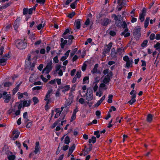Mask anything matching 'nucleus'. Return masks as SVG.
<instances>
[{
  "label": "nucleus",
  "instance_id": "34",
  "mask_svg": "<svg viewBox=\"0 0 160 160\" xmlns=\"http://www.w3.org/2000/svg\"><path fill=\"white\" fill-rule=\"evenodd\" d=\"M99 131L98 130H97L94 132V134L96 135L97 138H99L100 137V135L99 134Z\"/></svg>",
  "mask_w": 160,
  "mask_h": 160
},
{
  "label": "nucleus",
  "instance_id": "40",
  "mask_svg": "<svg viewBox=\"0 0 160 160\" xmlns=\"http://www.w3.org/2000/svg\"><path fill=\"white\" fill-rule=\"evenodd\" d=\"M46 0H36V2L41 5H44L45 4Z\"/></svg>",
  "mask_w": 160,
  "mask_h": 160
},
{
  "label": "nucleus",
  "instance_id": "22",
  "mask_svg": "<svg viewBox=\"0 0 160 160\" xmlns=\"http://www.w3.org/2000/svg\"><path fill=\"white\" fill-rule=\"evenodd\" d=\"M89 77L88 76H86L84 78L83 80L82 84H84L86 83H88L89 82Z\"/></svg>",
  "mask_w": 160,
  "mask_h": 160
},
{
  "label": "nucleus",
  "instance_id": "38",
  "mask_svg": "<svg viewBox=\"0 0 160 160\" xmlns=\"http://www.w3.org/2000/svg\"><path fill=\"white\" fill-rule=\"evenodd\" d=\"M132 62V59L131 61H127L126 63V67L128 68H129L130 67L131 64H132L131 62Z\"/></svg>",
  "mask_w": 160,
  "mask_h": 160
},
{
  "label": "nucleus",
  "instance_id": "4",
  "mask_svg": "<svg viewBox=\"0 0 160 160\" xmlns=\"http://www.w3.org/2000/svg\"><path fill=\"white\" fill-rule=\"evenodd\" d=\"M140 30L139 28H135L134 30L133 36L137 40H138L141 36Z\"/></svg>",
  "mask_w": 160,
  "mask_h": 160
},
{
  "label": "nucleus",
  "instance_id": "43",
  "mask_svg": "<svg viewBox=\"0 0 160 160\" xmlns=\"http://www.w3.org/2000/svg\"><path fill=\"white\" fill-rule=\"evenodd\" d=\"M32 125V122H28L26 124V127L27 128H31Z\"/></svg>",
  "mask_w": 160,
  "mask_h": 160
},
{
  "label": "nucleus",
  "instance_id": "50",
  "mask_svg": "<svg viewBox=\"0 0 160 160\" xmlns=\"http://www.w3.org/2000/svg\"><path fill=\"white\" fill-rule=\"evenodd\" d=\"M123 60L124 61L127 62V61H128L129 60V58L128 57V56L125 55L123 57Z\"/></svg>",
  "mask_w": 160,
  "mask_h": 160
},
{
  "label": "nucleus",
  "instance_id": "51",
  "mask_svg": "<svg viewBox=\"0 0 160 160\" xmlns=\"http://www.w3.org/2000/svg\"><path fill=\"white\" fill-rule=\"evenodd\" d=\"M44 26V24H43V25L42 24L40 23L39 24L37 27V28L38 30H40L41 29L43 28Z\"/></svg>",
  "mask_w": 160,
  "mask_h": 160
},
{
  "label": "nucleus",
  "instance_id": "31",
  "mask_svg": "<svg viewBox=\"0 0 160 160\" xmlns=\"http://www.w3.org/2000/svg\"><path fill=\"white\" fill-rule=\"evenodd\" d=\"M42 88V86H37L34 87L32 89V91H34L35 90H39Z\"/></svg>",
  "mask_w": 160,
  "mask_h": 160
},
{
  "label": "nucleus",
  "instance_id": "28",
  "mask_svg": "<svg viewBox=\"0 0 160 160\" xmlns=\"http://www.w3.org/2000/svg\"><path fill=\"white\" fill-rule=\"evenodd\" d=\"M130 35V33L129 32H122L121 35H124L125 38H127L129 37Z\"/></svg>",
  "mask_w": 160,
  "mask_h": 160
},
{
  "label": "nucleus",
  "instance_id": "12",
  "mask_svg": "<svg viewBox=\"0 0 160 160\" xmlns=\"http://www.w3.org/2000/svg\"><path fill=\"white\" fill-rule=\"evenodd\" d=\"M53 90L52 88L49 89L47 93L45 96V98H49L52 93Z\"/></svg>",
  "mask_w": 160,
  "mask_h": 160
},
{
  "label": "nucleus",
  "instance_id": "17",
  "mask_svg": "<svg viewBox=\"0 0 160 160\" xmlns=\"http://www.w3.org/2000/svg\"><path fill=\"white\" fill-rule=\"evenodd\" d=\"M152 119V115L151 114H149L147 115V121L148 122H151Z\"/></svg>",
  "mask_w": 160,
  "mask_h": 160
},
{
  "label": "nucleus",
  "instance_id": "53",
  "mask_svg": "<svg viewBox=\"0 0 160 160\" xmlns=\"http://www.w3.org/2000/svg\"><path fill=\"white\" fill-rule=\"evenodd\" d=\"M42 42V40L41 39L36 42L34 44L36 46H38V45H40Z\"/></svg>",
  "mask_w": 160,
  "mask_h": 160
},
{
  "label": "nucleus",
  "instance_id": "9",
  "mask_svg": "<svg viewBox=\"0 0 160 160\" xmlns=\"http://www.w3.org/2000/svg\"><path fill=\"white\" fill-rule=\"evenodd\" d=\"M82 20L78 19L76 20L75 21V24L76 26V27L77 29H79L81 28V22Z\"/></svg>",
  "mask_w": 160,
  "mask_h": 160
},
{
  "label": "nucleus",
  "instance_id": "1",
  "mask_svg": "<svg viewBox=\"0 0 160 160\" xmlns=\"http://www.w3.org/2000/svg\"><path fill=\"white\" fill-rule=\"evenodd\" d=\"M15 44L16 47L19 49H24L27 46V43L26 42L20 39L16 40Z\"/></svg>",
  "mask_w": 160,
  "mask_h": 160
},
{
  "label": "nucleus",
  "instance_id": "21",
  "mask_svg": "<svg viewBox=\"0 0 160 160\" xmlns=\"http://www.w3.org/2000/svg\"><path fill=\"white\" fill-rule=\"evenodd\" d=\"M76 147L75 144H73L72 146L70 147L69 148V152L71 153H72Z\"/></svg>",
  "mask_w": 160,
  "mask_h": 160
},
{
  "label": "nucleus",
  "instance_id": "32",
  "mask_svg": "<svg viewBox=\"0 0 160 160\" xmlns=\"http://www.w3.org/2000/svg\"><path fill=\"white\" fill-rule=\"evenodd\" d=\"M77 5V3L74 2L70 4V7L74 9L76 8Z\"/></svg>",
  "mask_w": 160,
  "mask_h": 160
},
{
  "label": "nucleus",
  "instance_id": "58",
  "mask_svg": "<svg viewBox=\"0 0 160 160\" xmlns=\"http://www.w3.org/2000/svg\"><path fill=\"white\" fill-rule=\"evenodd\" d=\"M90 19L89 18H88L86 20L85 22L84 23V24L85 25L88 26L90 24Z\"/></svg>",
  "mask_w": 160,
  "mask_h": 160
},
{
  "label": "nucleus",
  "instance_id": "3",
  "mask_svg": "<svg viewBox=\"0 0 160 160\" xmlns=\"http://www.w3.org/2000/svg\"><path fill=\"white\" fill-rule=\"evenodd\" d=\"M7 93L6 91H3L2 92V98L4 99V102L6 103H8L9 102L12 97L10 94Z\"/></svg>",
  "mask_w": 160,
  "mask_h": 160
},
{
  "label": "nucleus",
  "instance_id": "8",
  "mask_svg": "<svg viewBox=\"0 0 160 160\" xmlns=\"http://www.w3.org/2000/svg\"><path fill=\"white\" fill-rule=\"evenodd\" d=\"M60 46L62 49L64 48L65 44L67 43L68 40H64L63 38H60Z\"/></svg>",
  "mask_w": 160,
  "mask_h": 160
},
{
  "label": "nucleus",
  "instance_id": "2",
  "mask_svg": "<svg viewBox=\"0 0 160 160\" xmlns=\"http://www.w3.org/2000/svg\"><path fill=\"white\" fill-rule=\"evenodd\" d=\"M52 63L51 61L48 62L46 67L42 70V73H44L45 71H46V73L47 74L49 73L52 69Z\"/></svg>",
  "mask_w": 160,
  "mask_h": 160
},
{
  "label": "nucleus",
  "instance_id": "14",
  "mask_svg": "<svg viewBox=\"0 0 160 160\" xmlns=\"http://www.w3.org/2000/svg\"><path fill=\"white\" fill-rule=\"evenodd\" d=\"M11 2H9L1 6V7L0 8V11H1L2 9L6 8L7 7L11 5Z\"/></svg>",
  "mask_w": 160,
  "mask_h": 160
},
{
  "label": "nucleus",
  "instance_id": "55",
  "mask_svg": "<svg viewBox=\"0 0 160 160\" xmlns=\"http://www.w3.org/2000/svg\"><path fill=\"white\" fill-rule=\"evenodd\" d=\"M27 100H24L23 101L22 103V106L23 107H28V106H27Z\"/></svg>",
  "mask_w": 160,
  "mask_h": 160
},
{
  "label": "nucleus",
  "instance_id": "48",
  "mask_svg": "<svg viewBox=\"0 0 160 160\" xmlns=\"http://www.w3.org/2000/svg\"><path fill=\"white\" fill-rule=\"evenodd\" d=\"M136 101V100L135 99L131 98V99L128 102V103L131 105H132L133 103L135 102Z\"/></svg>",
  "mask_w": 160,
  "mask_h": 160
},
{
  "label": "nucleus",
  "instance_id": "5",
  "mask_svg": "<svg viewBox=\"0 0 160 160\" xmlns=\"http://www.w3.org/2000/svg\"><path fill=\"white\" fill-rule=\"evenodd\" d=\"M40 146L39 142L38 141L36 142L35 143V146L34 152L35 154H37L38 152L40 153Z\"/></svg>",
  "mask_w": 160,
  "mask_h": 160
},
{
  "label": "nucleus",
  "instance_id": "57",
  "mask_svg": "<svg viewBox=\"0 0 160 160\" xmlns=\"http://www.w3.org/2000/svg\"><path fill=\"white\" fill-rule=\"evenodd\" d=\"M110 79H108L106 78H104L103 80V82L105 84H107L110 82Z\"/></svg>",
  "mask_w": 160,
  "mask_h": 160
},
{
  "label": "nucleus",
  "instance_id": "6",
  "mask_svg": "<svg viewBox=\"0 0 160 160\" xmlns=\"http://www.w3.org/2000/svg\"><path fill=\"white\" fill-rule=\"evenodd\" d=\"M112 18H114V19L115 21H118L119 22H121L122 19V17L121 15H118L117 16L115 14H113L112 15Z\"/></svg>",
  "mask_w": 160,
  "mask_h": 160
},
{
  "label": "nucleus",
  "instance_id": "30",
  "mask_svg": "<svg viewBox=\"0 0 160 160\" xmlns=\"http://www.w3.org/2000/svg\"><path fill=\"white\" fill-rule=\"evenodd\" d=\"M113 95L112 94H109L108 95V102L109 103H111L112 102Z\"/></svg>",
  "mask_w": 160,
  "mask_h": 160
},
{
  "label": "nucleus",
  "instance_id": "18",
  "mask_svg": "<svg viewBox=\"0 0 160 160\" xmlns=\"http://www.w3.org/2000/svg\"><path fill=\"white\" fill-rule=\"evenodd\" d=\"M98 66V64H95L93 69L91 71V72L92 73L94 74L97 73Z\"/></svg>",
  "mask_w": 160,
  "mask_h": 160
},
{
  "label": "nucleus",
  "instance_id": "36",
  "mask_svg": "<svg viewBox=\"0 0 160 160\" xmlns=\"http://www.w3.org/2000/svg\"><path fill=\"white\" fill-rule=\"evenodd\" d=\"M150 39L151 40H153L156 38V36L154 33H152L149 37Z\"/></svg>",
  "mask_w": 160,
  "mask_h": 160
},
{
  "label": "nucleus",
  "instance_id": "44",
  "mask_svg": "<svg viewBox=\"0 0 160 160\" xmlns=\"http://www.w3.org/2000/svg\"><path fill=\"white\" fill-rule=\"evenodd\" d=\"M109 34L111 36L114 37L116 35V33L113 30H111L109 32Z\"/></svg>",
  "mask_w": 160,
  "mask_h": 160
},
{
  "label": "nucleus",
  "instance_id": "11",
  "mask_svg": "<svg viewBox=\"0 0 160 160\" xmlns=\"http://www.w3.org/2000/svg\"><path fill=\"white\" fill-rule=\"evenodd\" d=\"M110 22L111 20H110L108 18H105L102 24L103 26H106Z\"/></svg>",
  "mask_w": 160,
  "mask_h": 160
},
{
  "label": "nucleus",
  "instance_id": "25",
  "mask_svg": "<svg viewBox=\"0 0 160 160\" xmlns=\"http://www.w3.org/2000/svg\"><path fill=\"white\" fill-rule=\"evenodd\" d=\"M145 16V15H144L143 13H140L139 15V19L141 20V22H142L144 21Z\"/></svg>",
  "mask_w": 160,
  "mask_h": 160
},
{
  "label": "nucleus",
  "instance_id": "35",
  "mask_svg": "<svg viewBox=\"0 0 160 160\" xmlns=\"http://www.w3.org/2000/svg\"><path fill=\"white\" fill-rule=\"evenodd\" d=\"M93 91L92 88L91 87L88 88L87 90V92L86 93V94L87 93L88 94H92Z\"/></svg>",
  "mask_w": 160,
  "mask_h": 160
},
{
  "label": "nucleus",
  "instance_id": "52",
  "mask_svg": "<svg viewBox=\"0 0 160 160\" xmlns=\"http://www.w3.org/2000/svg\"><path fill=\"white\" fill-rule=\"evenodd\" d=\"M40 78L44 82H46L48 81V79L45 78H44L42 75H41Z\"/></svg>",
  "mask_w": 160,
  "mask_h": 160
},
{
  "label": "nucleus",
  "instance_id": "33",
  "mask_svg": "<svg viewBox=\"0 0 160 160\" xmlns=\"http://www.w3.org/2000/svg\"><path fill=\"white\" fill-rule=\"evenodd\" d=\"M16 158V156L14 155H10L8 156V160H14Z\"/></svg>",
  "mask_w": 160,
  "mask_h": 160
},
{
  "label": "nucleus",
  "instance_id": "63",
  "mask_svg": "<svg viewBox=\"0 0 160 160\" xmlns=\"http://www.w3.org/2000/svg\"><path fill=\"white\" fill-rule=\"evenodd\" d=\"M18 90V88H17L15 87L12 90L13 94L14 95Z\"/></svg>",
  "mask_w": 160,
  "mask_h": 160
},
{
  "label": "nucleus",
  "instance_id": "24",
  "mask_svg": "<svg viewBox=\"0 0 160 160\" xmlns=\"http://www.w3.org/2000/svg\"><path fill=\"white\" fill-rule=\"evenodd\" d=\"M113 76V73L112 71H110L105 77L106 78L110 80L111 78Z\"/></svg>",
  "mask_w": 160,
  "mask_h": 160
},
{
  "label": "nucleus",
  "instance_id": "37",
  "mask_svg": "<svg viewBox=\"0 0 160 160\" xmlns=\"http://www.w3.org/2000/svg\"><path fill=\"white\" fill-rule=\"evenodd\" d=\"M28 8H24L23 9V14L24 15H26L28 13Z\"/></svg>",
  "mask_w": 160,
  "mask_h": 160
},
{
  "label": "nucleus",
  "instance_id": "27",
  "mask_svg": "<svg viewBox=\"0 0 160 160\" xmlns=\"http://www.w3.org/2000/svg\"><path fill=\"white\" fill-rule=\"evenodd\" d=\"M148 43V40H144L141 44V46L143 48L146 47L147 46Z\"/></svg>",
  "mask_w": 160,
  "mask_h": 160
},
{
  "label": "nucleus",
  "instance_id": "7",
  "mask_svg": "<svg viewBox=\"0 0 160 160\" xmlns=\"http://www.w3.org/2000/svg\"><path fill=\"white\" fill-rule=\"evenodd\" d=\"M20 133V132L18 131V130H17L15 129L12 132V134L13 135L15 134V135L13 138V139L15 140L18 138Z\"/></svg>",
  "mask_w": 160,
  "mask_h": 160
},
{
  "label": "nucleus",
  "instance_id": "20",
  "mask_svg": "<svg viewBox=\"0 0 160 160\" xmlns=\"http://www.w3.org/2000/svg\"><path fill=\"white\" fill-rule=\"evenodd\" d=\"M153 47L154 48H155L156 50L160 51V43L159 42H157L156 44H155Z\"/></svg>",
  "mask_w": 160,
  "mask_h": 160
},
{
  "label": "nucleus",
  "instance_id": "46",
  "mask_svg": "<svg viewBox=\"0 0 160 160\" xmlns=\"http://www.w3.org/2000/svg\"><path fill=\"white\" fill-rule=\"evenodd\" d=\"M75 13L74 12H72L70 13L68 16V17L71 18H72V17L75 15Z\"/></svg>",
  "mask_w": 160,
  "mask_h": 160
},
{
  "label": "nucleus",
  "instance_id": "56",
  "mask_svg": "<svg viewBox=\"0 0 160 160\" xmlns=\"http://www.w3.org/2000/svg\"><path fill=\"white\" fill-rule=\"evenodd\" d=\"M18 98L19 99H20L23 97V95L22 94V93H20V92H18Z\"/></svg>",
  "mask_w": 160,
  "mask_h": 160
},
{
  "label": "nucleus",
  "instance_id": "10",
  "mask_svg": "<svg viewBox=\"0 0 160 160\" xmlns=\"http://www.w3.org/2000/svg\"><path fill=\"white\" fill-rule=\"evenodd\" d=\"M36 63L35 62H33L32 63H31V62L28 63V64H26V65H27V67L29 68L32 71L34 70V68L35 65Z\"/></svg>",
  "mask_w": 160,
  "mask_h": 160
},
{
  "label": "nucleus",
  "instance_id": "45",
  "mask_svg": "<svg viewBox=\"0 0 160 160\" xmlns=\"http://www.w3.org/2000/svg\"><path fill=\"white\" fill-rule=\"evenodd\" d=\"M89 146V148H86V150L87 151V152H90L91 151L92 149V144H88Z\"/></svg>",
  "mask_w": 160,
  "mask_h": 160
},
{
  "label": "nucleus",
  "instance_id": "39",
  "mask_svg": "<svg viewBox=\"0 0 160 160\" xmlns=\"http://www.w3.org/2000/svg\"><path fill=\"white\" fill-rule=\"evenodd\" d=\"M116 52H115V50H114V51L113 52L112 51L111 53V55L113 58H116L117 57L116 54H117Z\"/></svg>",
  "mask_w": 160,
  "mask_h": 160
},
{
  "label": "nucleus",
  "instance_id": "23",
  "mask_svg": "<svg viewBox=\"0 0 160 160\" xmlns=\"http://www.w3.org/2000/svg\"><path fill=\"white\" fill-rule=\"evenodd\" d=\"M70 138L68 136H66L64 140V143L65 144L68 145L70 143Z\"/></svg>",
  "mask_w": 160,
  "mask_h": 160
},
{
  "label": "nucleus",
  "instance_id": "60",
  "mask_svg": "<svg viewBox=\"0 0 160 160\" xmlns=\"http://www.w3.org/2000/svg\"><path fill=\"white\" fill-rule=\"evenodd\" d=\"M76 87V85L75 84H74L72 87L70 91V92H72L74 91L75 90V88Z\"/></svg>",
  "mask_w": 160,
  "mask_h": 160
},
{
  "label": "nucleus",
  "instance_id": "16",
  "mask_svg": "<svg viewBox=\"0 0 160 160\" xmlns=\"http://www.w3.org/2000/svg\"><path fill=\"white\" fill-rule=\"evenodd\" d=\"M93 99V94H86V99L88 101L92 100Z\"/></svg>",
  "mask_w": 160,
  "mask_h": 160
},
{
  "label": "nucleus",
  "instance_id": "13",
  "mask_svg": "<svg viewBox=\"0 0 160 160\" xmlns=\"http://www.w3.org/2000/svg\"><path fill=\"white\" fill-rule=\"evenodd\" d=\"M7 58H0V63L2 66H4L7 63Z\"/></svg>",
  "mask_w": 160,
  "mask_h": 160
},
{
  "label": "nucleus",
  "instance_id": "41",
  "mask_svg": "<svg viewBox=\"0 0 160 160\" xmlns=\"http://www.w3.org/2000/svg\"><path fill=\"white\" fill-rule=\"evenodd\" d=\"M81 71H78L77 72V73L75 77L78 78H79L81 77Z\"/></svg>",
  "mask_w": 160,
  "mask_h": 160
},
{
  "label": "nucleus",
  "instance_id": "64",
  "mask_svg": "<svg viewBox=\"0 0 160 160\" xmlns=\"http://www.w3.org/2000/svg\"><path fill=\"white\" fill-rule=\"evenodd\" d=\"M84 99L82 98H80L79 100V102L82 104H83L84 103Z\"/></svg>",
  "mask_w": 160,
  "mask_h": 160
},
{
  "label": "nucleus",
  "instance_id": "54",
  "mask_svg": "<svg viewBox=\"0 0 160 160\" xmlns=\"http://www.w3.org/2000/svg\"><path fill=\"white\" fill-rule=\"evenodd\" d=\"M53 62L55 63H58V56H56L53 58Z\"/></svg>",
  "mask_w": 160,
  "mask_h": 160
},
{
  "label": "nucleus",
  "instance_id": "26",
  "mask_svg": "<svg viewBox=\"0 0 160 160\" xmlns=\"http://www.w3.org/2000/svg\"><path fill=\"white\" fill-rule=\"evenodd\" d=\"M32 101L34 102V105H35L39 102V100L38 98L36 97H34L32 98Z\"/></svg>",
  "mask_w": 160,
  "mask_h": 160
},
{
  "label": "nucleus",
  "instance_id": "62",
  "mask_svg": "<svg viewBox=\"0 0 160 160\" xmlns=\"http://www.w3.org/2000/svg\"><path fill=\"white\" fill-rule=\"evenodd\" d=\"M43 65L42 64H41L39 65V66L38 67V69L40 71H41L42 70V68H43Z\"/></svg>",
  "mask_w": 160,
  "mask_h": 160
},
{
  "label": "nucleus",
  "instance_id": "59",
  "mask_svg": "<svg viewBox=\"0 0 160 160\" xmlns=\"http://www.w3.org/2000/svg\"><path fill=\"white\" fill-rule=\"evenodd\" d=\"M122 49L121 48H117V53H119V54L121 55L122 54Z\"/></svg>",
  "mask_w": 160,
  "mask_h": 160
},
{
  "label": "nucleus",
  "instance_id": "19",
  "mask_svg": "<svg viewBox=\"0 0 160 160\" xmlns=\"http://www.w3.org/2000/svg\"><path fill=\"white\" fill-rule=\"evenodd\" d=\"M149 20L150 18L149 17H147L146 18L144 22V26L145 28H147L148 26Z\"/></svg>",
  "mask_w": 160,
  "mask_h": 160
},
{
  "label": "nucleus",
  "instance_id": "15",
  "mask_svg": "<svg viewBox=\"0 0 160 160\" xmlns=\"http://www.w3.org/2000/svg\"><path fill=\"white\" fill-rule=\"evenodd\" d=\"M70 88V87L69 85H66L64 86V88L62 91V92L65 93L66 92L68 91Z\"/></svg>",
  "mask_w": 160,
  "mask_h": 160
},
{
  "label": "nucleus",
  "instance_id": "29",
  "mask_svg": "<svg viewBox=\"0 0 160 160\" xmlns=\"http://www.w3.org/2000/svg\"><path fill=\"white\" fill-rule=\"evenodd\" d=\"M12 84V83L10 82H6L4 84V86L5 87H9Z\"/></svg>",
  "mask_w": 160,
  "mask_h": 160
},
{
  "label": "nucleus",
  "instance_id": "61",
  "mask_svg": "<svg viewBox=\"0 0 160 160\" xmlns=\"http://www.w3.org/2000/svg\"><path fill=\"white\" fill-rule=\"evenodd\" d=\"M74 96L72 94V92H70L69 93V98L71 99H72L73 98Z\"/></svg>",
  "mask_w": 160,
  "mask_h": 160
},
{
  "label": "nucleus",
  "instance_id": "49",
  "mask_svg": "<svg viewBox=\"0 0 160 160\" xmlns=\"http://www.w3.org/2000/svg\"><path fill=\"white\" fill-rule=\"evenodd\" d=\"M93 83H96L95 85L93 88V90H94V92H95L97 91V90L98 89V86L97 84V82H94Z\"/></svg>",
  "mask_w": 160,
  "mask_h": 160
},
{
  "label": "nucleus",
  "instance_id": "47",
  "mask_svg": "<svg viewBox=\"0 0 160 160\" xmlns=\"http://www.w3.org/2000/svg\"><path fill=\"white\" fill-rule=\"evenodd\" d=\"M19 24L18 23H14L13 27L15 30H16L18 28L19 26Z\"/></svg>",
  "mask_w": 160,
  "mask_h": 160
},
{
  "label": "nucleus",
  "instance_id": "42",
  "mask_svg": "<svg viewBox=\"0 0 160 160\" xmlns=\"http://www.w3.org/2000/svg\"><path fill=\"white\" fill-rule=\"evenodd\" d=\"M76 115L74 114H72L71 117L70 118V122H72L74 120H75L76 118Z\"/></svg>",
  "mask_w": 160,
  "mask_h": 160
}]
</instances>
